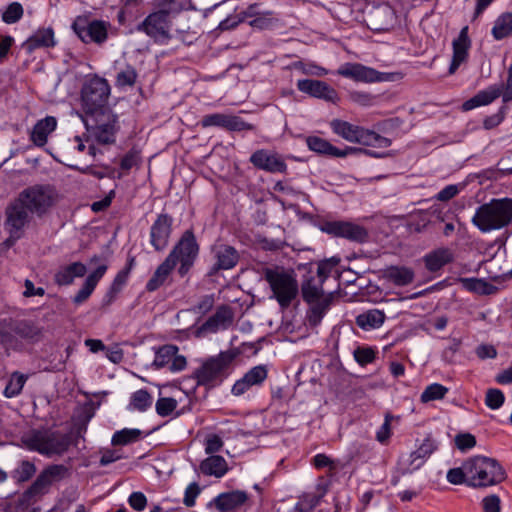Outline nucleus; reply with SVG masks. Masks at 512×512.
Wrapping results in <instances>:
<instances>
[{
  "mask_svg": "<svg viewBox=\"0 0 512 512\" xmlns=\"http://www.w3.org/2000/svg\"><path fill=\"white\" fill-rule=\"evenodd\" d=\"M11 331L28 342L37 343L43 338L44 328L33 320L11 318Z\"/></svg>",
  "mask_w": 512,
  "mask_h": 512,
  "instance_id": "obj_27",
  "label": "nucleus"
},
{
  "mask_svg": "<svg viewBox=\"0 0 512 512\" xmlns=\"http://www.w3.org/2000/svg\"><path fill=\"white\" fill-rule=\"evenodd\" d=\"M320 229L333 237L344 238L355 243H365L369 238L368 230L356 223L343 220L325 221Z\"/></svg>",
  "mask_w": 512,
  "mask_h": 512,
  "instance_id": "obj_15",
  "label": "nucleus"
},
{
  "mask_svg": "<svg viewBox=\"0 0 512 512\" xmlns=\"http://www.w3.org/2000/svg\"><path fill=\"white\" fill-rule=\"evenodd\" d=\"M200 251L193 229L185 230L165 258L172 267L179 263L177 272L180 277H185L195 264Z\"/></svg>",
  "mask_w": 512,
  "mask_h": 512,
  "instance_id": "obj_9",
  "label": "nucleus"
},
{
  "mask_svg": "<svg viewBox=\"0 0 512 512\" xmlns=\"http://www.w3.org/2000/svg\"><path fill=\"white\" fill-rule=\"evenodd\" d=\"M462 287L469 292L479 295H491L497 291V287L480 278H459Z\"/></svg>",
  "mask_w": 512,
  "mask_h": 512,
  "instance_id": "obj_38",
  "label": "nucleus"
},
{
  "mask_svg": "<svg viewBox=\"0 0 512 512\" xmlns=\"http://www.w3.org/2000/svg\"><path fill=\"white\" fill-rule=\"evenodd\" d=\"M306 273L303 275L300 291L304 302L309 305L306 319L311 327L318 326L326 313L330 310L335 299L334 292L325 293L324 281L314 275L313 264H305L299 267Z\"/></svg>",
  "mask_w": 512,
  "mask_h": 512,
  "instance_id": "obj_1",
  "label": "nucleus"
},
{
  "mask_svg": "<svg viewBox=\"0 0 512 512\" xmlns=\"http://www.w3.org/2000/svg\"><path fill=\"white\" fill-rule=\"evenodd\" d=\"M306 143L311 151L316 152L318 154L336 158L346 157V147L344 149H339L336 146L332 145L329 141L321 137L309 136L306 139Z\"/></svg>",
  "mask_w": 512,
  "mask_h": 512,
  "instance_id": "obj_33",
  "label": "nucleus"
},
{
  "mask_svg": "<svg viewBox=\"0 0 512 512\" xmlns=\"http://www.w3.org/2000/svg\"><path fill=\"white\" fill-rule=\"evenodd\" d=\"M128 504L135 511H143L147 506V497L142 492H132L128 497Z\"/></svg>",
  "mask_w": 512,
  "mask_h": 512,
  "instance_id": "obj_61",
  "label": "nucleus"
},
{
  "mask_svg": "<svg viewBox=\"0 0 512 512\" xmlns=\"http://www.w3.org/2000/svg\"><path fill=\"white\" fill-rule=\"evenodd\" d=\"M268 370L265 365H257L247 371L244 376L232 386L231 393L241 396L253 386H260L267 378Z\"/></svg>",
  "mask_w": 512,
  "mask_h": 512,
  "instance_id": "obj_24",
  "label": "nucleus"
},
{
  "mask_svg": "<svg viewBox=\"0 0 512 512\" xmlns=\"http://www.w3.org/2000/svg\"><path fill=\"white\" fill-rule=\"evenodd\" d=\"M454 253L447 247L438 248L424 256V263L427 270L436 272L445 265L453 262Z\"/></svg>",
  "mask_w": 512,
  "mask_h": 512,
  "instance_id": "obj_32",
  "label": "nucleus"
},
{
  "mask_svg": "<svg viewBox=\"0 0 512 512\" xmlns=\"http://www.w3.org/2000/svg\"><path fill=\"white\" fill-rule=\"evenodd\" d=\"M385 313L378 309H371L359 314L355 322L363 330L377 329L382 326L385 321Z\"/></svg>",
  "mask_w": 512,
  "mask_h": 512,
  "instance_id": "obj_35",
  "label": "nucleus"
},
{
  "mask_svg": "<svg viewBox=\"0 0 512 512\" xmlns=\"http://www.w3.org/2000/svg\"><path fill=\"white\" fill-rule=\"evenodd\" d=\"M94 289L95 287H93L90 283L85 281L81 289L73 297V303L76 305L84 303L93 293Z\"/></svg>",
  "mask_w": 512,
  "mask_h": 512,
  "instance_id": "obj_64",
  "label": "nucleus"
},
{
  "mask_svg": "<svg viewBox=\"0 0 512 512\" xmlns=\"http://www.w3.org/2000/svg\"><path fill=\"white\" fill-rule=\"evenodd\" d=\"M234 313L229 305L223 304L217 307L216 312L210 316L197 329V335L216 333L220 329H227L233 322Z\"/></svg>",
  "mask_w": 512,
  "mask_h": 512,
  "instance_id": "obj_22",
  "label": "nucleus"
},
{
  "mask_svg": "<svg viewBox=\"0 0 512 512\" xmlns=\"http://www.w3.org/2000/svg\"><path fill=\"white\" fill-rule=\"evenodd\" d=\"M248 499L245 491H231L219 494L207 504L208 508L215 507L220 512H231L242 506Z\"/></svg>",
  "mask_w": 512,
  "mask_h": 512,
  "instance_id": "obj_26",
  "label": "nucleus"
},
{
  "mask_svg": "<svg viewBox=\"0 0 512 512\" xmlns=\"http://www.w3.org/2000/svg\"><path fill=\"white\" fill-rule=\"evenodd\" d=\"M110 23L104 20H92L86 16H78L72 23V29L79 39L88 44H103L108 38Z\"/></svg>",
  "mask_w": 512,
  "mask_h": 512,
  "instance_id": "obj_14",
  "label": "nucleus"
},
{
  "mask_svg": "<svg viewBox=\"0 0 512 512\" xmlns=\"http://www.w3.org/2000/svg\"><path fill=\"white\" fill-rule=\"evenodd\" d=\"M297 89L311 97L322 99L326 102L337 103L339 95L328 83L317 79H300L297 81Z\"/></svg>",
  "mask_w": 512,
  "mask_h": 512,
  "instance_id": "obj_21",
  "label": "nucleus"
},
{
  "mask_svg": "<svg viewBox=\"0 0 512 512\" xmlns=\"http://www.w3.org/2000/svg\"><path fill=\"white\" fill-rule=\"evenodd\" d=\"M211 253L214 263L207 273L209 277L217 275L219 271L233 269L240 261L239 251L228 244L221 243L213 245Z\"/></svg>",
  "mask_w": 512,
  "mask_h": 512,
  "instance_id": "obj_17",
  "label": "nucleus"
},
{
  "mask_svg": "<svg viewBox=\"0 0 512 512\" xmlns=\"http://www.w3.org/2000/svg\"><path fill=\"white\" fill-rule=\"evenodd\" d=\"M330 127L336 135L352 143L383 148H387L391 145L390 139L379 135L375 131L365 129L341 119H333L330 122Z\"/></svg>",
  "mask_w": 512,
  "mask_h": 512,
  "instance_id": "obj_11",
  "label": "nucleus"
},
{
  "mask_svg": "<svg viewBox=\"0 0 512 512\" xmlns=\"http://www.w3.org/2000/svg\"><path fill=\"white\" fill-rule=\"evenodd\" d=\"M338 74L355 81L373 83L382 80L381 73L360 63H346L338 69Z\"/></svg>",
  "mask_w": 512,
  "mask_h": 512,
  "instance_id": "obj_25",
  "label": "nucleus"
},
{
  "mask_svg": "<svg viewBox=\"0 0 512 512\" xmlns=\"http://www.w3.org/2000/svg\"><path fill=\"white\" fill-rule=\"evenodd\" d=\"M249 161L259 170L269 173H287V164L277 152L259 149L252 153Z\"/></svg>",
  "mask_w": 512,
  "mask_h": 512,
  "instance_id": "obj_20",
  "label": "nucleus"
},
{
  "mask_svg": "<svg viewBox=\"0 0 512 512\" xmlns=\"http://www.w3.org/2000/svg\"><path fill=\"white\" fill-rule=\"evenodd\" d=\"M229 115L223 114V113H213V114H207L202 117L200 120V125L203 128L207 127H220L223 129L227 128Z\"/></svg>",
  "mask_w": 512,
  "mask_h": 512,
  "instance_id": "obj_51",
  "label": "nucleus"
},
{
  "mask_svg": "<svg viewBox=\"0 0 512 512\" xmlns=\"http://www.w3.org/2000/svg\"><path fill=\"white\" fill-rule=\"evenodd\" d=\"M200 469L205 475H213L220 478L227 472L228 465L222 456L210 455L201 462Z\"/></svg>",
  "mask_w": 512,
  "mask_h": 512,
  "instance_id": "obj_36",
  "label": "nucleus"
},
{
  "mask_svg": "<svg viewBox=\"0 0 512 512\" xmlns=\"http://www.w3.org/2000/svg\"><path fill=\"white\" fill-rule=\"evenodd\" d=\"M468 460L462 467L452 468L447 472V480L454 485L466 484L470 487V474H468Z\"/></svg>",
  "mask_w": 512,
  "mask_h": 512,
  "instance_id": "obj_46",
  "label": "nucleus"
},
{
  "mask_svg": "<svg viewBox=\"0 0 512 512\" xmlns=\"http://www.w3.org/2000/svg\"><path fill=\"white\" fill-rule=\"evenodd\" d=\"M23 16V7L18 2H12L2 14V20L7 24L18 22Z\"/></svg>",
  "mask_w": 512,
  "mask_h": 512,
  "instance_id": "obj_52",
  "label": "nucleus"
},
{
  "mask_svg": "<svg viewBox=\"0 0 512 512\" xmlns=\"http://www.w3.org/2000/svg\"><path fill=\"white\" fill-rule=\"evenodd\" d=\"M140 162L139 151L131 149L121 159L120 168L124 171H129Z\"/></svg>",
  "mask_w": 512,
  "mask_h": 512,
  "instance_id": "obj_59",
  "label": "nucleus"
},
{
  "mask_svg": "<svg viewBox=\"0 0 512 512\" xmlns=\"http://www.w3.org/2000/svg\"><path fill=\"white\" fill-rule=\"evenodd\" d=\"M86 271V266L83 263L74 262L60 268L54 275V281L60 286L70 285L75 277H83Z\"/></svg>",
  "mask_w": 512,
  "mask_h": 512,
  "instance_id": "obj_34",
  "label": "nucleus"
},
{
  "mask_svg": "<svg viewBox=\"0 0 512 512\" xmlns=\"http://www.w3.org/2000/svg\"><path fill=\"white\" fill-rule=\"evenodd\" d=\"M469 27L464 26L456 39L453 40L452 60L448 69L450 75L454 74L459 66L465 63L469 56V49L471 47V40L468 35Z\"/></svg>",
  "mask_w": 512,
  "mask_h": 512,
  "instance_id": "obj_23",
  "label": "nucleus"
},
{
  "mask_svg": "<svg viewBox=\"0 0 512 512\" xmlns=\"http://www.w3.org/2000/svg\"><path fill=\"white\" fill-rule=\"evenodd\" d=\"M174 270V267L167 261L164 260L155 270L152 277L146 283V290L148 292H154L159 289L167 280L168 276Z\"/></svg>",
  "mask_w": 512,
  "mask_h": 512,
  "instance_id": "obj_40",
  "label": "nucleus"
},
{
  "mask_svg": "<svg viewBox=\"0 0 512 512\" xmlns=\"http://www.w3.org/2000/svg\"><path fill=\"white\" fill-rule=\"evenodd\" d=\"M223 440L217 434H209L205 439V452L206 454L213 455L221 450L223 447Z\"/></svg>",
  "mask_w": 512,
  "mask_h": 512,
  "instance_id": "obj_60",
  "label": "nucleus"
},
{
  "mask_svg": "<svg viewBox=\"0 0 512 512\" xmlns=\"http://www.w3.org/2000/svg\"><path fill=\"white\" fill-rule=\"evenodd\" d=\"M340 261V257L333 256L331 258L324 259L318 262L317 268L316 270H314V275H316L325 282L332 274L333 270L337 268Z\"/></svg>",
  "mask_w": 512,
  "mask_h": 512,
  "instance_id": "obj_47",
  "label": "nucleus"
},
{
  "mask_svg": "<svg viewBox=\"0 0 512 512\" xmlns=\"http://www.w3.org/2000/svg\"><path fill=\"white\" fill-rule=\"evenodd\" d=\"M503 91L502 84H493L488 86L486 89L479 91L470 99L466 100L462 104L463 111H470L480 106H486L491 104L497 98H499Z\"/></svg>",
  "mask_w": 512,
  "mask_h": 512,
  "instance_id": "obj_28",
  "label": "nucleus"
},
{
  "mask_svg": "<svg viewBox=\"0 0 512 512\" xmlns=\"http://www.w3.org/2000/svg\"><path fill=\"white\" fill-rule=\"evenodd\" d=\"M85 128L92 134L97 143L111 145L116 142V135L120 129L118 116L108 108L102 111L80 115Z\"/></svg>",
  "mask_w": 512,
  "mask_h": 512,
  "instance_id": "obj_8",
  "label": "nucleus"
},
{
  "mask_svg": "<svg viewBox=\"0 0 512 512\" xmlns=\"http://www.w3.org/2000/svg\"><path fill=\"white\" fill-rule=\"evenodd\" d=\"M483 512H501V500L499 496L492 494L482 499Z\"/></svg>",
  "mask_w": 512,
  "mask_h": 512,
  "instance_id": "obj_62",
  "label": "nucleus"
},
{
  "mask_svg": "<svg viewBox=\"0 0 512 512\" xmlns=\"http://www.w3.org/2000/svg\"><path fill=\"white\" fill-rule=\"evenodd\" d=\"M174 219L168 213H160L150 227V244L155 251H163L169 244Z\"/></svg>",
  "mask_w": 512,
  "mask_h": 512,
  "instance_id": "obj_18",
  "label": "nucleus"
},
{
  "mask_svg": "<svg viewBox=\"0 0 512 512\" xmlns=\"http://www.w3.org/2000/svg\"><path fill=\"white\" fill-rule=\"evenodd\" d=\"M110 93L111 87L105 78L96 74L88 75L80 91L82 111L80 115H87L111 108L108 103Z\"/></svg>",
  "mask_w": 512,
  "mask_h": 512,
  "instance_id": "obj_6",
  "label": "nucleus"
},
{
  "mask_svg": "<svg viewBox=\"0 0 512 512\" xmlns=\"http://www.w3.org/2000/svg\"><path fill=\"white\" fill-rule=\"evenodd\" d=\"M128 282V278L125 277V275H121L120 273H117L115 278L113 279L111 285L107 289L105 295L102 298L101 306L102 308L109 307L117 298L118 295L121 293L123 288Z\"/></svg>",
  "mask_w": 512,
  "mask_h": 512,
  "instance_id": "obj_41",
  "label": "nucleus"
},
{
  "mask_svg": "<svg viewBox=\"0 0 512 512\" xmlns=\"http://www.w3.org/2000/svg\"><path fill=\"white\" fill-rule=\"evenodd\" d=\"M414 276V271L405 266H390L385 270V277L397 286L411 284Z\"/></svg>",
  "mask_w": 512,
  "mask_h": 512,
  "instance_id": "obj_37",
  "label": "nucleus"
},
{
  "mask_svg": "<svg viewBox=\"0 0 512 512\" xmlns=\"http://www.w3.org/2000/svg\"><path fill=\"white\" fill-rule=\"evenodd\" d=\"M438 449V442L431 434H428L418 448L410 454V465L413 469H419Z\"/></svg>",
  "mask_w": 512,
  "mask_h": 512,
  "instance_id": "obj_30",
  "label": "nucleus"
},
{
  "mask_svg": "<svg viewBox=\"0 0 512 512\" xmlns=\"http://www.w3.org/2000/svg\"><path fill=\"white\" fill-rule=\"evenodd\" d=\"M449 389L439 383H433L428 385L420 396L422 403H428L435 400L443 399L448 393Z\"/></svg>",
  "mask_w": 512,
  "mask_h": 512,
  "instance_id": "obj_45",
  "label": "nucleus"
},
{
  "mask_svg": "<svg viewBox=\"0 0 512 512\" xmlns=\"http://www.w3.org/2000/svg\"><path fill=\"white\" fill-rule=\"evenodd\" d=\"M470 487L487 488L503 482L507 475L502 465L494 458L475 456L468 460Z\"/></svg>",
  "mask_w": 512,
  "mask_h": 512,
  "instance_id": "obj_7",
  "label": "nucleus"
},
{
  "mask_svg": "<svg viewBox=\"0 0 512 512\" xmlns=\"http://www.w3.org/2000/svg\"><path fill=\"white\" fill-rule=\"evenodd\" d=\"M179 348L174 344H165L155 351L152 366L159 370L167 368L169 372L177 373L183 371L187 366L186 357L179 355Z\"/></svg>",
  "mask_w": 512,
  "mask_h": 512,
  "instance_id": "obj_16",
  "label": "nucleus"
},
{
  "mask_svg": "<svg viewBox=\"0 0 512 512\" xmlns=\"http://www.w3.org/2000/svg\"><path fill=\"white\" fill-rule=\"evenodd\" d=\"M18 197L31 214H36L38 217L45 215L56 200L55 191L47 185H34L25 188Z\"/></svg>",
  "mask_w": 512,
  "mask_h": 512,
  "instance_id": "obj_13",
  "label": "nucleus"
},
{
  "mask_svg": "<svg viewBox=\"0 0 512 512\" xmlns=\"http://www.w3.org/2000/svg\"><path fill=\"white\" fill-rule=\"evenodd\" d=\"M31 212L17 196L5 208V230H15L24 233L25 227L29 224Z\"/></svg>",
  "mask_w": 512,
  "mask_h": 512,
  "instance_id": "obj_19",
  "label": "nucleus"
},
{
  "mask_svg": "<svg viewBox=\"0 0 512 512\" xmlns=\"http://www.w3.org/2000/svg\"><path fill=\"white\" fill-rule=\"evenodd\" d=\"M68 472L69 469L62 464H53L46 467L31 486L20 496L19 503L25 506L36 503L54 481L65 478Z\"/></svg>",
  "mask_w": 512,
  "mask_h": 512,
  "instance_id": "obj_12",
  "label": "nucleus"
},
{
  "mask_svg": "<svg viewBox=\"0 0 512 512\" xmlns=\"http://www.w3.org/2000/svg\"><path fill=\"white\" fill-rule=\"evenodd\" d=\"M236 356V351L227 350L203 361L193 372L197 386H204L207 390L219 386L229 375V368Z\"/></svg>",
  "mask_w": 512,
  "mask_h": 512,
  "instance_id": "obj_4",
  "label": "nucleus"
},
{
  "mask_svg": "<svg viewBox=\"0 0 512 512\" xmlns=\"http://www.w3.org/2000/svg\"><path fill=\"white\" fill-rule=\"evenodd\" d=\"M455 445L461 451L472 449L476 445V438L470 433H460L455 437Z\"/></svg>",
  "mask_w": 512,
  "mask_h": 512,
  "instance_id": "obj_58",
  "label": "nucleus"
},
{
  "mask_svg": "<svg viewBox=\"0 0 512 512\" xmlns=\"http://www.w3.org/2000/svg\"><path fill=\"white\" fill-rule=\"evenodd\" d=\"M505 400L504 393L496 388L488 389L485 397V404L493 410L499 409Z\"/></svg>",
  "mask_w": 512,
  "mask_h": 512,
  "instance_id": "obj_55",
  "label": "nucleus"
},
{
  "mask_svg": "<svg viewBox=\"0 0 512 512\" xmlns=\"http://www.w3.org/2000/svg\"><path fill=\"white\" fill-rule=\"evenodd\" d=\"M138 74L136 69L131 65H126L116 75L115 84L117 87L133 86L137 80Z\"/></svg>",
  "mask_w": 512,
  "mask_h": 512,
  "instance_id": "obj_49",
  "label": "nucleus"
},
{
  "mask_svg": "<svg viewBox=\"0 0 512 512\" xmlns=\"http://www.w3.org/2000/svg\"><path fill=\"white\" fill-rule=\"evenodd\" d=\"M152 403V395L146 389H139L132 393L128 409L145 412L152 406Z\"/></svg>",
  "mask_w": 512,
  "mask_h": 512,
  "instance_id": "obj_42",
  "label": "nucleus"
},
{
  "mask_svg": "<svg viewBox=\"0 0 512 512\" xmlns=\"http://www.w3.org/2000/svg\"><path fill=\"white\" fill-rule=\"evenodd\" d=\"M178 402L171 397H161L156 401L155 409L159 416L167 417L177 408Z\"/></svg>",
  "mask_w": 512,
  "mask_h": 512,
  "instance_id": "obj_53",
  "label": "nucleus"
},
{
  "mask_svg": "<svg viewBox=\"0 0 512 512\" xmlns=\"http://www.w3.org/2000/svg\"><path fill=\"white\" fill-rule=\"evenodd\" d=\"M23 446L41 455L51 457L63 455L73 443V436L70 433L62 434L59 431L49 429H32L21 437Z\"/></svg>",
  "mask_w": 512,
  "mask_h": 512,
  "instance_id": "obj_2",
  "label": "nucleus"
},
{
  "mask_svg": "<svg viewBox=\"0 0 512 512\" xmlns=\"http://www.w3.org/2000/svg\"><path fill=\"white\" fill-rule=\"evenodd\" d=\"M200 487L198 483L193 482L188 485V487L185 490V495L183 499V503L187 507H193L195 505V501L197 496L200 494Z\"/></svg>",
  "mask_w": 512,
  "mask_h": 512,
  "instance_id": "obj_63",
  "label": "nucleus"
},
{
  "mask_svg": "<svg viewBox=\"0 0 512 512\" xmlns=\"http://www.w3.org/2000/svg\"><path fill=\"white\" fill-rule=\"evenodd\" d=\"M493 38L497 41L512 35V12L502 13L497 17L491 30Z\"/></svg>",
  "mask_w": 512,
  "mask_h": 512,
  "instance_id": "obj_39",
  "label": "nucleus"
},
{
  "mask_svg": "<svg viewBox=\"0 0 512 512\" xmlns=\"http://www.w3.org/2000/svg\"><path fill=\"white\" fill-rule=\"evenodd\" d=\"M376 354L377 351L368 346H359L353 352L355 361L362 367L373 363L376 359Z\"/></svg>",
  "mask_w": 512,
  "mask_h": 512,
  "instance_id": "obj_50",
  "label": "nucleus"
},
{
  "mask_svg": "<svg viewBox=\"0 0 512 512\" xmlns=\"http://www.w3.org/2000/svg\"><path fill=\"white\" fill-rule=\"evenodd\" d=\"M507 113V106L502 105L497 113L489 115L483 120V128L486 130H491L499 126L505 119Z\"/></svg>",
  "mask_w": 512,
  "mask_h": 512,
  "instance_id": "obj_56",
  "label": "nucleus"
},
{
  "mask_svg": "<svg viewBox=\"0 0 512 512\" xmlns=\"http://www.w3.org/2000/svg\"><path fill=\"white\" fill-rule=\"evenodd\" d=\"M512 221V198L492 199L480 205L472 218V223L481 231L501 229Z\"/></svg>",
  "mask_w": 512,
  "mask_h": 512,
  "instance_id": "obj_3",
  "label": "nucleus"
},
{
  "mask_svg": "<svg viewBox=\"0 0 512 512\" xmlns=\"http://www.w3.org/2000/svg\"><path fill=\"white\" fill-rule=\"evenodd\" d=\"M394 418L395 417L393 415H391L390 413H387L385 415L384 423L381 425V427L379 428V430L376 433V439L381 444L387 443V441L391 437V421Z\"/></svg>",
  "mask_w": 512,
  "mask_h": 512,
  "instance_id": "obj_57",
  "label": "nucleus"
},
{
  "mask_svg": "<svg viewBox=\"0 0 512 512\" xmlns=\"http://www.w3.org/2000/svg\"><path fill=\"white\" fill-rule=\"evenodd\" d=\"M56 126V118L53 116H46L34 125L30 134V140L38 147L44 146L47 143L49 134L56 129Z\"/></svg>",
  "mask_w": 512,
  "mask_h": 512,
  "instance_id": "obj_31",
  "label": "nucleus"
},
{
  "mask_svg": "<svg viewBox=\"0 0 512 512\" xmlns=\"http://www.w3.org/2000/svg\"><path fill=\"white\" fill-rule=\"evenodd\" d=\"M176 0H161L159 9L150 13L138 26L137 30L144 32L156 43H167L171 39V14L178 13Z\"/></svg>",
  "mask_w": 512,
  "mask_h": 512,
  "instance_id": "obj_5",
  "label": "nucleus"
},
{
  "mask_svg": "<svg viewBox=\"0 0 512 512\" xmlns=\"http://www.w3.org/2000/svg\"><path fill=\"white\" fill-rule=\"evenodd\" d=\"M56 45L54 30L51 27L39 28L33 35H31L24 43L23 48L28 52L40 48H52Z\"/></svg>",
  "mask_w": 512,
  "mask_h": 512,
  "instance_id": "obj_29",
  "label": "nucleus"
},
{
  "mask_svg": "<svg viewBox=\"0 0 512 512\" xmlns=\"http://www.w3.org/2000/svg\"><path fill=\"white\" fill-rule=\"evenodd\" d=\"M143 437V432L139 429L124 428L120 431H116L113 436L111 443L114 446H124L139 441Z\"/></svg>",
  "mask_w": 512,
  "mask_h": 512,
  "instance_id": "obj_43",
  "label": "nucleus"
},
{
  "mask_svg": "<svg viewBox=\"0 0 512 512\" xmlns=\"http://www.w3.org/2000/svg\"><path fill=\"white\" fill-rule=\"evenodd\" d=\"M36 473V466L29 460H22L18 464L17 468H15L11 477L17 482L22 483L30 480L34 474Z\"/></svg>",
  "mask_w": 512,
  "mask_h": 512,
  "instance_id": "obj_44",
  "label": "nucleus"
},
{
  "mask_svg": "<svg viewBox=\"0 0 512 512\" xmlns=\"http://www.w3.org/2000/svg\"><path fill=\"white\" fill-rule=\"evenodd\" d=\"M226 130L231 132L255 131L256 126L244 121L241 117L229 115Z\"/></svg>",
  "mask_w": 512,
  "mask_h": 512,
  "instance_id": "obj_54",
  "label": "nucleus"
},
{
  "mask_svg": "<svg viewBox=\"0 0 512 512\" xmlns=\"http://www.w3.org/2000/svg\"><path fill=\"white\" fill-rule=\"evenodd\" d=\"M27 380V377L23 374L15 372L12 374L9 382L7 383L4 395L8 398L19 395L23 389V386Z\"/></svg>",
  "mask_w": 512,
  "mask_h": 512,
  "instance_id": "obj_48",
  "label": "nucleus"
},
{
  "mask_svg": "<svg viewBox=\"0 0 512 512\" xmlns=\"http://www.w3.org/2000/svg\"><path fill=\"white\" fill-rule=\"evenodd\" d=\"M264 278L268 282L274 298L282 309H287L299 294V285L295 277L285 271L266 269Z\"/></svg>",
  "mask_w": 512,
  "mask_h": 512,
  "instance_id": "obj_10",
  "label": "nucleus"
}]
</instances>
